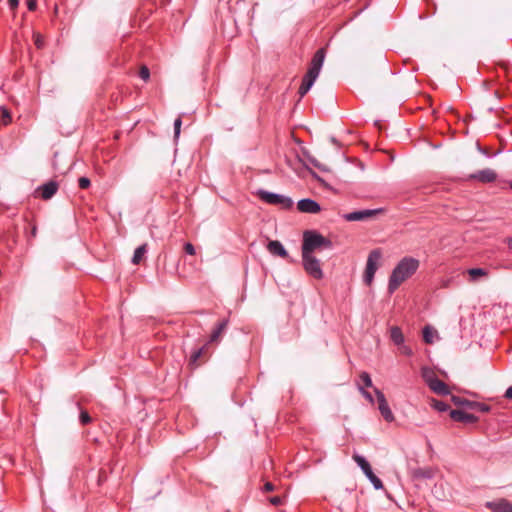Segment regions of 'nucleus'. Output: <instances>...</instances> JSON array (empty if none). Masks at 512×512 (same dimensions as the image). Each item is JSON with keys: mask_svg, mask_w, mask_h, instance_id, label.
<instances>
[{"mask_svg": "<svg viewBox=\"0 0 512 512\" xmlns=\"http://www.w3.org/2000/svg\"><path fill=\"white\" fill-rule=\"evenodd\" d=\"M310 89L309 88H306L304 85H300L299 87V90H298V94L300 95V97H304L307 92L309 91Z\"/></svg>", "mask_w": 512, "mask_h": 512, "instance_id": "nucleus-41", "label": "nucleus"}, {"mask_svg": "<svg viewBox=\"0 0 512 512\" xmlns=\"http://www.w3.org/2000/svg\"><path fill=\"white\" fill-rule=\"evenodd\" d=\"M268 500L273 506H279L283 504L284 498L281 496H272Z\"/></svg>", "mask_w": 512, "mask_h": 512, "instance_id": "nucleus-36", "label": "nucleus"}, {"mask_svg": "<svg viewBox=\"0 0 512 512\" xmlns=\"http://www.w3.org/2000/svg\"><path fill=\"white\" fill-rule=\"evenodd\" d=\"M419 260L413 257H404L393 269L388 282V291L392 294L408 278L418 270Z\"/></svg>", "mask_w": 512, "mask_h": 512, "instance_id": "nucleus-1", "label": "nucleus"}, {"mask_svg": "<svg viewBox=\"0 0 512 512\" xmlns=\"http://www.w3.org/2000/svg\"><path fill=\"white\" fill-rule=\"evenodd\" d=\"M422 377L424 378L428 387L438 395H448L450 394L449 387L446 383H444L439 378L435 377L433 373L428 368L422 369Z\"/></svg>", "mask_w": 512, "mask_h": 512, "instance_id": "nucleus-6", "label": "nucleus"}, {"mask_svg": "<svg viewBox=\"0 0 512 512\" xmlns=\"http://www.w3.org/2000/svg\"><path fill=\"white\" fill-rule=\"evenodd\" d=\"M90 184V179H88L87 177H80L78 180V185L81 189L89 188Z\"/></svg>", "mask_w": 512, "mask_h": 512, "instance_id": "nucleus-35", "label": "nucleus"}, {"mask_svg": "<svg viewBox=\"0 0 512 512\" xmlns=\"http://www.w3.org/2000/svg\"><path fill=\"white\" fill-rule=\"evenodd\" d=\"M274 489H275V487H274V485L271 482H266L264 484V491L265 492H272V491H274Z\"/></svg>", "mask_w": 512, "mask_h": 512, "instance_id": "nucleus-42", "label": "nucleus"}, {"mask_svg": "<svg viewBox=\"0 0 512 512\" xmlns=\"http://www.w3.org/2000/svg\"><path fill=\"white\" fill-rule=\"evenodd\" d=\"M79 420L82 425H87V424L91 423L92 418L86 410H81L80 415H79Z\"/></svg>", "mask_w": 512, "mask_h": 512, "instance_id": "nucleus-31", "label": "nucleus"}, {"mask_svg": "<svg viewBox=\"0 0 512 512\" xmlns=\"http://www.w3.org/2000/svg\"><path fill=\"white\" fill-rule=\"evenodd\" d=\"M324 59L325 50L321 48L317 50L316 53L314 54L310 63V67L302 79L301 85H304L306 88L311 89L317 77L319 76V73L324 63Z\"/></svg>", "mask_w": 512, "mask_h": 512, "instance_id": "nucleus-3", "label": "nucleus"}, {"mask_svg": "<svg viewBox=\"0 0 512 512\" xmlns=\"http://www.w3.org/2000/svg\"><path fill=\"white\" fill-rule=\"evenodd\" d=\"M384 212L383 208L365 209L344 214L342 217L348 222L363 221Z\"/></svg>", "mask_w": 512, "mask_h": 512, "instance_id": "nucleus-10", "label": "nucleus"}, {"mask_svg": "<svg viewBox=\"0 0 512 512\" xmlns=\"http://www.w3.org/2000/svg\"><path fill=\"white\" fill-rule=\"evenodd\" d=\"M302 263L305 271L315 279L323 278V271L320 261L313 255L302 254Z\"/></svg>", "mask_w": 512, "mask_h": 512, "instance_id": "nucleus-9", "label": "nucleus"}, {"mask_svg": "<svg viewBox=\"0 0 512 512\" xmlns=\"http://www.w3.org/2000/svg\"><path fill=\"white\" fill-rule=\"evenodd\" d=\"M390 339L397 346H400L404 343L405 338L400 327L392 326L390 328Z\"/></svg>", "mask_w": 512, "mask_h": 512, "instance_id": "nucleus-19", "label": "nucleus"}, {"mask_svg": "<svg viewBox=\"0 0 512 512\" xmlns=\"http://www.w3.org/2000/svg\"><path fill=\"white\" fill-rule=\"evenodd\" d=\"M34 44L38 49H42L44 47V38L40 33H33Z\"/></svg>", "mask_w": 512, "mask_h": 512, "instance_id": "nucleus-32", "label": "nucleus"}, {"mask_svg": "<svg viewBox=\"0 0 512 512\" xmlns=\"http://www.w3.org/2000/svg\"><path fill=\"white\" fill-rule=\"evenodd\" d=\"M303 154H304V156L306 157V159L308 160V162H309V163H311L313 166H315V167H317L318 169L323 170V171H325V170H326V168H325L323 165H321V164L318 162V160H317L316 158H314L313 156H311L309 153L304 152Z\"/></svg>", "mask_w": 512, "mask_h": 512, "instance_id": "nucleus-29", "label": "nucleus"}, {"mask_svg": "<svg viewBox=\"0 0 512 512\" xmlns=\"http://www.w3.org/2000/svg\"><path fill=\"white\" fill-rule=\"evenodd\" d=\"M332 247V242L321 235L320 233L312 230L305 231L303 234L302 254L313 255V252L319 249H329Z\"/></svg>", "mask_w": 512, "mask_h": 512, "instance_id": "nucleus-2", "label": "nucleus"}, {"mask_svg": "<svg viewBox=\"0 0 512 512\" xmlns=\"http://www.w3.org/2000/svg\"><path fill=\"white\" fill-rule=\"evenodd\" d=\"M146 252H147V244H142L139 247H137L135 249L133 257H132V263L134 265H138L142 261Z\"/></svg>", "mask_w": 512, "mask_h": 512, "instance_id": "nucleus-21", "label": "nucleus"}, {"mask_svg": "<svg viewBox=\"0 0 512 512\" xmlns=\"http://www.w3.org/2000/svg\"><path fill=\"white\" fill-rule=\"evenodd\" d=\"M184 250L189 255H195L196 253L195 247L189 242L184 245Z\"/></svg>", "mask_w": 512, "mask_h": 512, "instance_id": "nucleus-39", "label": "nucleus"}, {"mask_svg": "<svg viewBox=\"0 0 512 512\" xmlns=\"http://www.w3.org/2000/svg\"><path fill=\"white\" fill-rule=\"evenodd\" d=\"M468 275L470 276L471 281H476L479 277L487 276L488 272L487 270L483 268H471L467 271Z\"/></svg>", "mask_w": 512, "mask_h": 512, "instance_id": "nucleus-22", "label": "nucleus"}, {"mask_svg": "<svg viewBox=\"0 0 512 512\" xmlns=\"http://www.w3.org/2000/svg\"><path fill=\"white\" fill-rule=\"evenodd\" d=\"M434 333L435 331L430 326H425L423 329V340L427 344H432L434 341Z\"/></svg>", "mask_w": 512, "mask_h": 512, "instance_id": "nucleus-24", "label": "nucleus"}, {"mask_svg": "<svg viewBox=\"0 0 512 512\" xmlns=\"http://www.w3.org/2000/svg\"><path fill=\"white\" fill-rule=\"evenodd\" d=\"M359 390L365 399H367L372 404L374 403V398L370 392L366 391L362 386H359Z\"/></svg>", "mask_w": 512, "mask_h": 512, "instance_id": "nucleus-38", "label": "nucleus"}, {"mask_svg": "<svg viewBox=\"0 0 512 512\" xmlns=\"http://www.w3.org/2000/svg\"><path fill=\"white\" fill-rule=\"evenodd\" d=\"M496 179H497V173L490 168L479 170V171L472 173L468 176V180H474V181H478L481 183H492Z\"/></svg>", "mask_w": 512, "mask_h": 512, "instance_id": "nucleus-13", "label": "nucleus"}, {"mask_svg": "<svg viewBox=\"0 0 512 512\" xmlns=\"http://www.w3.org/2000/svg\"><path fill=\"white\" fill-rule=\"evenodd\" d=\"M433 475V470L430 468H419L414 471V476L416 478L431 479Z\"/></svg>", "mask_w": 512, "mask_h": 512, "instance_id": "nucleus-23", "label": "nucleus"}, {"mask_svg": "<svg viewBox=\"0 0 512 512\" xmlns=\"http://www.w3.org/2000/svg\"><path fill=\"white\" fill-rule=\"evenodd\" d=\"M297 209L301 213L317 214L321 211L320 205L313 199L304 198L298 201Z\"/></svg>", "mask_w": 512, "mask_h": 512, "instance_id": "nucleus-14", "label": "nucleus"}, {"mask_svg": "<svg viewBox=\"0 0 512 512\" xmlns=\"http://www.w3.org/2000/svg\"><path fill=\"white\" fill-rule=\"evenodd\" d=\"M504 396L507 399H512V385L510 387H508V389L506 390Z\"/></svg>", "mask_w": 512, "mask_h": 512, "instance_id": "nucleus-44", "label": "nucleus"}, {"mask_svg": "<svg viewBox=\"0 0 512 512\" xmlns=\"http://www.w3.org/2000/svg\"><path fill=\"white\" fill-rule=\"evenodd\" d=\"M486 507L492 512H512V503L506 499L499 501L487 502Z\"/></svg>", "mask_w": 512, "mask_h": 512, "instance_id": "nucleus-17", "label": "nucleus"}, {"mask_svg": "<svg viewBox=\"0 0 512 512\" xmlns=\"http://www.w3.org/2000/svg\"><path fill=\"white\" fill-rule=\"evenodd\" d=\"M228 325H229V319L228 318H224L221 321H219L217 323V325L215 326V328L212 330V332L210 334V337H209V340L206 343V345H209V344H219L221 339H222V337H223V335L227 331Z\"/></svg>", "mask_w": 512, "mask_h": 512, "instance_id": "nucleus-12", "label": "nucleus"}, {"mask_svg": "<svg viewBox=\"0 0 512 512\" xmlns=\"http://www.w3.org/2000/svg\"><path fill=\"white\" fill-rule=\"evenodd\" d=\"M208 345H204L203 347L196 349L192 352L190 359H189V365L193 368H196L200 365V358L204 355L206 347Z\"/></svg>", "mask_w": 512, "mask_h": 512, "instance_id": "nucleus-20", "label": "nucleus"}, {"mask_svg": "<svg viewBox=\"0 0 512 512\" xmlns=\"http://www.w3.org/2000/svg\"><path fill=\"white\" fill-rule=\"evenodd\" d=\"M8 5L11 9H15L19 5V0H8Z\"/></svg>", "mask_w": 512, "mask_h": 512, "instance_id": "nucleus-43", "label": "nucleus"}, {"mask_svg": "<svg viewBox=\"0 0 512 512\" xmlns=\"http://www.w3.org/2000/svg\"><path fill=\"white\" fill-rule=\"evenodd\" d=\"M42 199L48 200L52 198L58 191V183L56 181H49L38 188Z\"/></svg>", "mask_w": 512, "mask_h": 512, "instance_id": "nucleus-16", "label": "nucleus"}, {"mask_svg": "<svg viewBox=\"0 0 512 512\" xmlns=\"http://www.w3.org/2000/svg\"><path fill=\"white\" fill-rule=\"evenodd\" d=\"M505 243L507 244L508 248L512 250V237H508L505 240Z\"/></svg>", "mask_w": 512, "mask_h": 512, "instance_id": "nucleus-45", "label": "nucleus"}, {"mask_svg": "<svg viewBox=\"0 0 512 512\" xmlns=\"http://www.w3.org/2000/svg\"><path fill=\"white\" fill-rule=\"evenodd\" d=\"M0 114L2 123L8 125L12 120L10 111L4 106H0Z\"/></svg>", "mask_w": 512, "mask_h": 512, "instance_id": "nucleus-26", "label": "nucleus"}, {"mask_svg": "<svg viewBox=\"0 0 512 512\" xmlns=\"http://www.w3.org/2000/svg\"><path fill=\"white\" fill-rule=\"evenodd\" d=\"M27 8L29 11H34L37 8V1L36 0H28Z\"/></svg>", "mask_w": 512, "mask_h": 512, "instance_id": "nucleus-40", "label": "nucleus"}, {"mask_svg": "<svg viewBox=\"0 0 512 512\" xmlns=\"http://www.w3.org/2000/svg\"><path fill=\"white\" fill-rule=\"evenodd\" d=\"M267 250L273 254L282 258H286L288 256V252L282 243L278 240H271L267 244Z\"/></svg>", "mask_w": 512, "mask_h": 512, "instance_id": "nucleus-18", "label": "nucleus"}, {"mask_svg": "<svg viewBox=\"0 0 512 512\" xmlns=\"http://www.w3.org/2000/svg\"><path fill=\"white\" fill-rule=\"evenodd\" d=\"M257 195L262 201L271 205L279 206L281 209L284 210L291 209L294 204L293 200L288 196L269 192L262 189L257 191Z\"/></svg>", "mask_w": 512, "mask_h": 512, "instance_id": "nucleus-5", "label": "nucleus"}, {"mask_svg": "<svg viewBox=\"0 0 512 512\" xmlns=\"http://www.w3.org/2000/svg\"><path fill=\"white\" fill-rule=\"evenodd\" d=\"M450 417L457 422L472 424L478 421V417L463 410L455 409L450 411Z\"/></svg>", "mask_w": 512, "mask_h": 512, "instance_id": "nucleus-15", "label": "nucleus"}, {"mask_svg": "<svg viewBox=\"0 0 512 512\" xmlns=\"http://www.w3.org/2000/svg\"><path fill=\"white\" fill-rule=\"evenodd\" d=\"M331 142H332L334 145H339V142H338V140H337L335 137H331Z\"/></svg>", "mask_w": 512, "mask_h": 512, "instance_id": "nucleus-46", "label": "nucleus"}, {"mask_svg": "<svg viewBox=\"0 0 512 512\" xmlns=\"http://www.w3.org/2000/svg\"><path fill=\"white\" fill-rule=\"evenodd\" d=\"M353 460L361 468V470L366 475V477L370 480V482L372 483V485L374 486L375 489L378 490L383 487L382 481L380 480V478H378L374 474L369 462L363 456H361L359 454H354Z\"/></svg>", "mask_w": 512, "mask_h": 512, "instance_id": "nucleus-7", "label": "nucleus"}, {"mask_svg": "<svg viewBox=\"0 0 512 512\" xmlns=\"http://www.w3.org/2000/svg\"><path fill=\"white\" fill-rule=\"evenodd\" d=\"M399 350H400V352H401L403 355H405V356L410 357V356H412V355H413V351H412V349H411L409 346L404 345V343H403L402 345H400V346H399Z\"/></svg>", "mask_w": 512, "mask_h": 512, "instance_id": "nucleus-37", "label": "nucleus"}, {"mask_svg": "<svg viewBox=\"0 0 512 512\" xmlns=\"http://www.w3.org/2000/svg\"><path fill=\"white\" fill-rule=\"evenodd\" d=\"M509 185H510V187L512 188V180L510 181Z\"/></svg>", "mask_w": 512, "mask_h": 512, "instance_id": "nucleus-47", "label": "nucleus"}, {"mask_svg": "<svg viewBox=\"0 0 512 512\" xmlns=\"http://www.w3.org/2000/svg\"><path fill=\"white\" fill-rule=\"evenodd\" d=\"M374 392H375V395H376V398H377V402H378V409L382 415V417L387 421V422H392L394 421V415L387 403V400H386V397L385 395L377 388H374Z\"/></svg>", "mask_w": 512, "mask_h": 512, "instance_id": "nucleus-11", "label": "nucleus"}, {"mask_svg": "<svg viewBox=\"0 0 512 512\" xmlns=\"http://www.w3.org/2000/svg\"><path fill=\"white\" fill-rule=\"evenodd\" d=\"M181 125H182V119L179 116L174 121V138L175 139H177L180 135Z\"/></svg>", "mask_w": 512, "mask_h": 512, "instance_id": "nucleus-33", "label": "nucleus"}, {"mask_svg": "<svg viewBox=\"0 0 512 512\" xmlns=\"http://www.w3.org/2000/svg\"><path fill=\"white\" fill-rule=\"evenodd\" d=\"M469 409H475V410H479L481 412H484V413H487L491 410V407L485 403H482V402H475V401H472L470 403V406H469Z\"/></svg>", "mask_w": 512, "mask_h": 512, "instance_id": "nucleus-25", "label": "nucleus"}, {"mask_svg": "<svg viewBox=\"0 0 512 512\" xmlns=\"http://www.w3.org/2000/svg\"><path fill=\"white\" fill-rule=\"evenodd\" d=\"M451 400H452V402L455 405H457V406H464V407H467V408H469L470 403L472 402V401H470L468 399H465V398H462V397H459V396H455V395H453L451 397Z\"/></svg>", "mask_w": 512, "mask_h": 512, "instance_id": "nucleus-27", "label": "nucleus"}, {"mask_svg": "<svg viewBox=\"0 0 512 512\" xmlns=\"http://www.w3.org/2000/svg\"><path fill=\"white\" fill-rule=\"evenodd\" d=\"M139 77L144 80V81H147L150 77V71L149 69L146 67V66H142L140 68V71H139Z\"/></svg>", "mask_w": 512, "mask_h": 512, "instance_id": "nucleus-34", "label": "nucleus"}, {"mask_svg": "<svg viewBox=\"0 0 512 512\" xmlns=\"http://www.w3.org/2000/svg\"><path fill=\"white\" fill-rule=\"evenodd\" d=\"M360 380L362 381L363 383V388L366 387V388H370L373 386L372 384V380H371V377L370 375L367 373V372H362L360 374Z\"/></svg>", "mask_w": 512, "mask_h": 512, "instance_id": "nucleus-30", "label": "nucleus"}, {"mask_svg": "<svg viewBox=\"0 0 512 512\" xmlns=\"http://www.w3.org/2000/svg\"><path fill=\"white\" fill-rule=\"evenodd\" d=\"M432 407L439 412H445L449 409L447 403L435 399L432 400Z\"/></svg>", "mask_w": 512, "mask_h": 512, "instance_id": "nucleus-28", "label": "nucleus"}, {"mask_svg": "<svg viewBox=\"0 0 512 512\" xmlns=\"http://www.w3.org/2000/svg\"><path fill=\"white\" fill-rule=\"evenodd\" d=\"M381 251L379 249H374L369 253L365 273H364V281L370 285L374 279V275L378 268V262L381 259Z\"/></svg>", "mask_w": 512, "mask_h": 512, "instance_id": "nucleus-8", "label": "nucleus"}, {"mask_svg": "<svg viewBox=\"0 0 512 512\" xmlns=\"http://www.w3.org/2000/svg\"><path fill=\"white\" fill-rule=\"evenodd\" d=\"M324 59L325 50L321 48L317 50L316 53L314 54L310 63V67L302 79L301 85H304L306 88L311 89L317 77L319 76V73L324 63Z\"/></svg>", "mask_w": 512, "mask_h": 512, "instance_id": "nucleus-4", "label": "nucleus"}]
</instances>
